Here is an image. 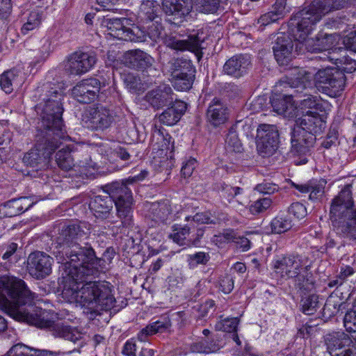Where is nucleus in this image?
<instances>
[{
  "instance_id": "27",
  "label": "nucleus",
  "mask_w": 356,
  "mask_h": 356,
  "mask_svg": "<svg viewBox=\"0 0 356 356\" xmlns=\"http://www.w3.org/2000/svg\"><path fill=\"white\" fill-rule=\"evenodd\" d=\"M327 181L325 179H312L304 184L291 182V186L301 193H309L312 201L321 200L325 194Z\"/></svg>"
},
{
  "instance_id": "38",
  "label": "nucleus",
  "mask_w": 356,
  "mask_h": 356,
  "mask_svg": "<svg viewBox=\"0 0 356 356\" xmlns=\"http://www.w3.org/2000/svg\"><path fill=\"white\" fill-rule=\"evenodd\" d=\"M346 303L341 302L337 296H330L326 300L323 306L322 316L328 319L339 314L340 310L345 309Z\"/></svg>"
},
{
  "instance_id": "52",
  "label": "nucleus",
  "mask_w": 356,
  "mask_h": 356,
  "mask_svg": "<svg viewBox=\"0 0 356 356\" xmlns=\"http://www.w3.org/2000/svg\"><path fill=\"white\" fill-rule=\"evenodd\" d=\"M235 231L233 229H227L223 232L216 234L212 238V241L218 246L232 242L234 238Z\"/></svg>"
},
{
  "instance_id": "49",
  "label": "nucleus",
  "mask_w": 356,
  "mask_h": 356,
  "mask_svg": "<svg viewBox=\"0 0 356 356\" xmlns=\"http://www.w3.org/2000/svg\"><path fill=\"white\" fill-rule=\"evenodd\" d=\"M220 0H195L197 10L203 13H214L220 6Z\"/></svg>"
},
{
  "instance_id": "60",
  "label": "nucleus",
  "mask_w": 356,
  "mask_h": 356,
  "mask_svg": "<svg viewBox=\"0 0 356 356\" xmlns=\"http://www.w3.org/2000/svg\"><path fill=\"white\" fill-rule=\"evenodd\" d=\"M80 83L82 84L83 87H85L87 90L95 92L96 98L97 97L102 86L101 82L98 79L89 78L82 80Z\"/></svg>"
},
{
  "instance_id": "23",
  "label": "nucleus",
  "mask_w": 356,
  "mask_h": 356,
  "mask_svg": "<svg viewBox=\"0 0 356 356\" xmlns=\"http://www.w3.org/2000/svg\"><path fill=\"white\" fill-rule=\"evenodd\" d=\"M229 110L220 99L215 97L209 103L206 112L207 122L213 127L225 124L229 119Z\"/></svg>"
},
{
  "instance_id": "55",
  "label": "nucleus",
  "mask_w": 356,
  "mask_h": 356,
  "mask_svg": "<svg viewBox=\"0 0 356 356\" xmlns=\"http://www.w3.org/2000/svg\"><path fill=\"white\" fill-rule=\"evenodd\" d=\"M339 132L336 127H330L321 145L325 149L335 146L338 142Z\"/></svg>"
},
{
  "instance_id": "25",
  "label": "nucleus",
  "mask_w": 356,
  "mask_h": 356,
  "mask_svg": "<svg viewBox=\"0 0 356 356\" xmlns=\"http://www.w3.org/2000/svg\"><path fill=\"white\" fill-rule=\"evenodd\" d=\"M114 205L113 199L108 194L95 196L90 201L89 208L96 218L105 220L112 216Z\"/></svg>"
},
{
  "instance_id": "35",
  "label": "nucleus",
  "mask_w": 356,
  "mask_h": 356,
  "mask_svg": "<svg viewBox=\"0 0 356 356\" xmlns=\"http://www.w3.org/2000/svg\"><path fill=\"white\" fill-rule=\"evenodd\" d=\"M21 83V76L15 70H7L0 75V88L6 94H10Z\"/></svg>"
},
{
  "instance_id": "9",
  "label": "nucleus",
  "mask_w": 356,
  "mask_h": 356,
  "mask_svg": "<svg viewBox=\"0 0 356 356\" xmlns=\"http://www.w3.org/2000/svg\"><path fill=\"white\" fill-rule=\"evenodd\" d=\"M37 131L35 147L24 155L22 161L27 167L31 168L37 176H42V173L39 172L48 169L50 157L61 145V140L65 137V133L57 136V133L53 130L38 127Z\"/></svg>"
},
{
  "instance_id": "36",
  "label": "nucleus",
  "mask_w": 356,
  "mask_h": 356,
  "mask_svg": "<svg viewBox=\"0 0 356 356\" xmlns=\"http://www.w3.org/2000/svg\"><path fill=\"white\" fill-rule=\"evenodd\" d=\"M293 92L290 94L274 93L270 99L273 111L278 114H285L293 104Z\"/></svg>"
},
{
  "instance_id": "8",
  "label": "nucleus",
  "mask_w": 356,
  "mask_h": 356,
  "mask_svg": "<svg viewBox=\"0 0 356 356\" xmlns=\"http://www.w3.org/2000/svg\"><path fill=\"white\" fill-rule=\"evenodd\" d=\"M63 270L71 277H86L92 280L105 268L104 259L98 258L92 245L83 242L63 254Z\"/></svg>"
},
{
  "instance_id": "41",
  "label": "nucleus",
  "mask_w": 356,
  "mask_h": 356,
  "mask_svg": "<svg viewBox=\"0 0 356 356\" xmlns=\"http://www.w3.org/2000/svg\"><path fill=\"white\" fill-rule=\"evenodd\" d=\"M292 227V220L289 214L280 213L270 222L271 232L273 234L284 233Z\"/></svg>"
},
{
  "instance_id": "59",
  "label": "nucleus",
  "mask_w": 356,
  "mask_h": 356,
  "mask_svg": "<svg viewBox=\"0 0 356 356\" xmlns=\"http://www.w3.org/2000/svg\"><path fill=\"white\" fill-rule=\"evenodd\" d=\"M52 51L51 43L49 39L42 41V44L39 49V55L35 56V63L45 60Z\"/></svg>"
},
{
  "instance_id": "14",
  "label": "nucleus",
  "mask_w": 356,
  "mask_h": 356,
  "mask_svg": "<svg viewBox=\"0 0 356 356\" xmlns=\"http://www.w3.org/2000/svg\"><path fill=\"white\" fill-rule=\"evenodd\" d=\"M316 88L331 97L341 95L346 86V76L338 67L319 70L314 76Z\"/></svg>"
},
{
  "instance_id": "16",
  "label": "nucleus",
  "mask_w": 356,
  "mask_h": 356,
  "mask_svg": "<svg viewBox=\"0 0 356 356\" xmlns=\"http://www.w3.org/2000/svg\"><path fill=\"white\" fill-rule=\"evenodd\" d=\"M257 149L263 157L273 155L279 147V132L273 124H260L257 129Z\"/></svg>"
},
{
  "instance_id": "33",
  "label": "nucleus",
  "mask_w": 356,
  "mask_h": 356,
  "mask_svg": "<svg viewBox=\"0 0 356 356\" xmlns=\"http://www.w3.org/2000/svg\"><path fill=\"white\" fill-rule=\"evenodd\" d=\"M53 327V334L56 337L63 338L76 343L83 339V333L79 331L76 327L63 323L54 324Z\"/></svg>"
},
{
  "instance_id": "17",
  "label": "nucleus",
  "mask_w": 356,
  "mask_h": 356,
  "mask_svg": "<svg viewBox=\"0 0 356 356\" xmlns=\"http://www.w3.org/2000/svg\"><path fill=\"white\" fill-rule=\"evenodd\" d=\"M308 257L304 254H291L277 257L273 261V267L277 273L286 279H291L297 275V271L301 268L309 266Z\"/></svg>"
},
{
  "instance_id": "2",
  "label": "nucleus",
  "mask_w": 356,
  "mask_h": 356,
  "mask_svg": "<svg viewBox=\"0 0 356 356\" xmlns=\"http://www.w3.org/2000/svg\"><path fill=\"white\" fill-rule=\"evenodd\" d=\"M63 278L61 296L63 299L72 302L79 297L84 312L90 314V318L99 314L102 310L114 307L115 299L108 282L92 281L86 277L73 279L65 270Z\"/></svg>"
},
{
  "instance_id": "51",
  "label": "nucleus",
  "mask_w": 356,
  "mask_h": 356,
  "mask_svg": "<svg viewBox=\"0 0 356 356\" xmlns=\"http://www.w3.org/2000/svg\"><path fill=\"white\" fill-rule=\"evenodd\" d=\"M343 324L348 332L356 333V300L353 308L346 313Z\"/></svg>"
},
{
  "instance_id": "58",
  "label": "nucleus",
  "mask_w": 356,
  "mask_h": 356,
  "mask_svg": "<svg viewBox=\"0 0 356 356\" xmlns=\"http://www.w3.org/2000/svg\"><path fill=\"white\" fill-rule=\"evenodd\" d=\"M343 43L347 49L356 53V26L343 37Z\"/></svg>"
},
{
  "instance_id": "64",
  "label": "nucleus",
  "mask_w": 356,
  "mask_h": 356,
  "mask_svg": "<svg viewBox=\"0 0 356 356\" xmlns=\"http://www.w3.org/2000/svg\"><path fill=\"white\" fill-rule=\"evenodd\" d=\"M121 79L127 88L134 91L137 90L139 79L133 74H122Z\"/></svg>"
},
{
  "instance_id": "10",
  "label": "nucleus",
  "mask_w": 356,
  "mask_h": 356,
  "mask_svg": "<svg viewBox=\"0 0 356 356\" xmlns=\"http://www.w3.org/2000/svg\"><path fill=\"white\" fill-rule=\"evenodd\" d=\"M312 7V3L309 7L304 8L293 14L289 22L288 34L282 33L280 35L277 36L273 47V50L275 58L280 65H288L294 57V54L293 53V40L300 42L305 41L313 31L316 24L321 19L322 16H321L318 20L311 22L312 23V24H311V27H306L302 25V23L298 19L293 22V19H294L295 17L298 15L297 14L305 10H310ZM309 12H311L312 15H316L318 13L316 9L312 10V11L309 10Z\"/></svg>"
},
{
  "instance_id": "12",
  "label": "nucleus",
  "mask_w": 356,
  "mask_h": 356,
  "mask_svg": "<svg viewBox=\"0 0 356 356\" xmlns=\"http://www.w3.org/2000/svg\"><path fill=\"white\" fill-rule=\"evenodd\" d=\"M83 224H64L56 238L49 247L50 252L55 256L58 262H63V254L67 253L74 246L79 245L88 238V232Z\"/></svg>"
},
{
  "instance_id": "5",
  "label": "nucleus",
  "mask_w": 356,
  "mask_h": 356,
  "mask_svg": "<svg viewBox=\"0 0 356 356\" xmlns=\"http://www.w3.org/2000/svg\"><path fill=\"white\" fill-rule=\"evenodd\" d=\"M136 38L140 41H147L149 38L152 42L163 41L166 47L176 51H189L193 52L198 60L202 56V44L204 42L203 31L197 30L190 34L186 40L177 39L174 36H167L161 20L143 22L140 26L135 28Z\"/></svg>"
},
{
  "instance_id": "34",
  "label": "nucleus",
  "mask_w": 356,
  "mask_h": 356,
  "mask_svg": "<svg viewBox=\"0 0 356 356\" xmlns=\"http://www.w3.org/2000/svg\"><path fill=\"white\" fill-rule=\"evenodd\" d=\"M312 262L309 260V266L306 268H301L297 271V275L293 277L296 288L301 291H311L314 288V280L312 273L310 272Z\"/></svg>"
},
{
  "instance_id": "42",
  "label": "nucleus",
  "mask_w": 356,
  "mask_h": 356,
  "mask_svg": "<svg viewBox=\"0 0 356 356\" xmlns=\"http://www.w3.org/2000/svg\"><path fill=\"white\" fill-rule=\"evenodd\" d=\"M74 99L82 104H90L96 99L95 92L88 90L79 82L72 90Z\"/></svg>"
},
{
  "instance_id": "47",
  "label": "nucleus",
  "mask_w": 356,
  "mask_h": 356,
  "mask_svg": "<svg viewBox=\"0 0 356 356\" xmlns=\"http://www.w3.org/2000/svg\"><path fill=\"white\" fill-rule=\"evenodd\" d=\"M238 324L239 319L236 317L225 318L216 323L215 329L217 331L233 333L237 332Z\"/></svg>"
},
{
  "instance_id": "18",
  "label": "nucleus",
  "mask_w": 356,
  "mask_h": 356,
  "mask_svg": "<svg viewBox=\"0 0 356 356\" xmlns=\"http://www.w3.org/2000/svg\"><path fill=\"white\" fill-rule=\"evenodd\" d=\"M54 259L41 251L31 252L27 259V270L29 275L37 280H42L52 271Z\"/></svg>"
},
{
  "instance_id": "40",
  "label": "nucleus",
  "mask_w": 356,
  "mask_h": 356,
  "mask_svg": "<svg viewBox=\"0 0 356 356\" xmlns=\"http://www.w3.org/2000/svg\"><path fill=\"white\" fill-rule=\"evenodd\" d=\"M72 151V147L67 145L56 154V162L58 166L65 171L71 170L74 165Z\"/></svg>"
},
{
  "instance_id": "7",
  "label": "nucleus",
  "mask_w": 356,
  "mask_h": 356,
  "mask_svg": "<svg viewBox=\"0 0 356 356\" xmlns=\"http://www.w3.org/2000/svg\"><path fill=\"white\" fill-rule=\"evenodd\" d=\"M193 0H163L161 5L156 0H143L139 16L141 22L161 20L164 14L166 22L181 26L192 18Z\"/></svg>"
},
{
  "instance_id": "26",
  "label": "nucleus",
  "mask_w": 356,
  "mask_h": 356,
  "mask_svg": "<svg viewBox=\"0 0 356 356\" xmlns=\"http://www.w3.org/2000/svg\"><path fill=\"white\" fill-rule=\"evenodd\" d=\"M123 61L129 68L145 71L152 65L154 58L147 53L137 49L127 52L124 56Z\"/></svg>"
},
{
  "instance_id": "3",
  "label": "nucleus",
  "mask_w": 356,
  "mask_h": 356,
  "mask_svg": "<svg viewBox=\"0 0 356 356\" xmlns=\"http://www.w3.org/2000/svg\"><path fill=\"white\" fill-rule=\"evenodd\" d=\"M325 127L324 115L316 111H308L296 120L291 131V153L298 157L294 161L296 165H303L308 162V156L314 146L316 136Z\"/></svg>"
},
{
  "instance_id": "32",
  "label": "nucleus",
  "mask_w": 356,
  "mask_h": 356,
  "mask_svg": "<svg viewBox=\"0 0 356 356\" xmlns=\"http://www.w3.org/2000/svg\"><path fill=\"white\" fill-rule=\"evenodd\" d=\"M222 348L217 337H202L190 346V350L195 353L209 354L216 353Z\"/></svg>"
},
{
  "instance_id": "29",
  "label": "nucleus",
  "mask_w": 356,
  "mask_h": 356,
  "mask_svg": "<svg viewBox=\"0 0 356 356\" xmlns=\"http://www.w3.org/2000/svg\"><path fill=\"white\" fill-rule=\"evenodd\" d=\"M186 110V104L183 101L175 100L158 117L159 121L166 126L177 124Z\"/></svg>"
},
{
  "instance_id": "46",
  "label": "nucleus",
  "mask_w": 356,
  "mask_h": 356,
  "mask_svg": "<svg viewBox=\"0 0 356 356\" xmlns=\"http://www.w3.org/2000/svg\"><path fill=\"white\" fill-rule=\"evenodd\" d=\"M226 148L229 151L240 152L242 150V144L238 137L234 127H231L225 138Z\"/></svg>"
},
{
  "instance_id": "15",
  "label": "nucleus",
  "mask_w": 356,
  "mask_h": 356,
  "mask_svg": "<svg viewBox=\"0 0 356 356\" xmlns=\"http://www.w3.org/2000/svg\"><path fill=\"white\" fill-rule=\"evenodd\" d=\"M113 121L112 111L102 105L89 107L82 115L83 126L92 131H104Z\"/></svg>"
},
{
  "instance_id": "31",
  "label": "nucleus",
  "mask_w": 356,
  "mask_h": 356,
  "mask_svg": "<svg viewBox=\"0 0 356 356\" xmlns=\"http://www.w3.org/2000/svg\"><path fill=\"white\" fill-rule=\"evenodd\" d=\"M152 220L158 223L168 224L172 219L171 206L168 200L153 203L150 208Z\"/></svg>"
},
{
  "instance_id": "39",
  "label": "nucleus",
  "mask_w": 356,
  "mask_h": 356,
  "mask_svg": "<svg viewBox=\"0 0 356 356\" xmlns=\"http://www.w3.org/2000/svg\"><path fill=\"white\" fill-rule=\"evenodd\" d=\"M192 229L190 222L185 226L175 224L172 227V232L170 234L169 238L180 245H189L190 243L186 237H190L191 234L193 233Z\"/></svg>"
},
{
  "instance_id": "53",
  "label": "nucleus",
  "mask_w": 356,
  "mask_h": 356,
  "mask_svg": "<svg viewBox=\"0 0 356 356\" xmlns=\"http://www.w3.org/2000/svg\"><path fill=\"white\" fill-rule=\"evenodd\" d=\"M271 204L272 200L270 198H260L250 205V211L253 215L259 214L268 209Z\"/></svg>"
},
{
  "instance_id": "57",
  "label": "nucleus",
  "mask_w": 356,
  "mask_h": 356,
  "mask_svg": "<svg viewBox=\"0 0 356 356\" xmlns=\"http://www.w3.org/2000/svg\"><path fill=\"white\" fill-rule=\"evenodd\" d=\"M337 60L340 63L338 69L345 73H352L356 70V61L349 57L343 56L338 58Z\"/></svg>"
},
{
  "instance_id": "63",
  "label": "nucleus",
  "mask_w": 356,
  "mask_h": 356,
  "mask_svg": "<svg viewBox=\"0 0 356 356\" xmlns=\"http://www.w3.org/2000/svg\"><path fill=\"white\" fill-rule=\"evenodd\" d=\"M13 10L12 0H0V19L8 20Z\"/></svg>"
},
{
  "instance_id": "48",
  "label": "nucleus",
  "mask_w": 356,
  "mask_h": 356,
  "mask_svg": "<svg viewBox=\"0 0 356 356\" xmlns=\"http://www.w3.org/2000/svg\"><path fill=\"white\" fill-rule=\"evenodd\" d=\"M21 205L17 198L12 199L2 204L0 210L5 216L11 218L22 213Z\"/></svg>"
},
{
  "instance_id": "1",
  "label": "nucleus",
  "mask_w": 356,
  "mask_h": 356,
  "mask_svg": "<svg viewBox=\"0 0 356 356\" xmlns=\"http://www.w3.org/2000/svg\"><path fill=\"white\" fill-rule=\"evenodd\" d=\"M37 298L25 282L10 276L0 277V307L13 318L40 328L52 327L56 322L54 311L37 307Z\"/></svg>"
},
{
  "instance_id": "11",
  "label": "nucleus",
  "mask_w": 356,
  "mask_h": 356,
  "mask_svg": "<svg viewBox=\"0 0 356 356\" xmlns=\"http://www.w3.org/2000/svg\"><path fill=\"white\" fill-rule=\"evenodd\" d=\"M132 184L130 179L114 181L106 186V192L113 199L117 215L124 227H131L133 220V197L129 185Z\"/></svg>"
},
{
  "instance_id": "24",
  "label": "nucleus",
  "mask_w": 356,
  "mask_h": 356,
  "mask_svg": "<svg viewBox=\"0 0 356 356\" xmlns=\"http://www.w3.org/2000/svg\"><path fill=\"white\" fill-rule=\"evenodd\" d=\"M250 58L247 54H237L229 58L223 65L224 74L234 78L243 76L250 66Z\"/></svg>"
},
{
  "instance_id": "45",
  "label": "nucleus",
  "mask_w": 356,
  "mask_h": 356,
  "mask_svg": "<svg viewBox=\"0 0 356 356\" xmlns=\"http://www.w3.org/2000/svg\"><path fill=\"white\" fill-rule=\"evenodd\" d=\"M185 220L188 222H190V223L193 225H195V223L199 225H216L219 222L218 219L216 217H213L210 211L197 213L193 216H187L185 217Z\"/></svg>"
},
{
  "instance_id": "22",
  "label": "nucleus",
  "mask_w": 356,
  "mask_h": 356,
  "mask_svg": "<svg viewBox=\"0 0 356 356\" xmlns=\"http://www.w3.org/2000/svg\"><path fill=\"white\" fill-rule=\"evenodd\" d=\"M96 61L94 52L76 51L70 56L67 67L72 74H82L88 72Z\"/></svg>"
},
{
  "instance_id": "4",
  "label": "nucleus",
  "mask_w": 356,
  "mask_h": 356,
  "mask_svg": "<svg viewBox=\"0 0 356 356\" xmlns=\"http://www.w3.org/2000/svg\"><path fill=\"white\" fill-rule=\"evenodd\" d=\"M40 102L35 106L40 116L38 127L53 130L57 136L65 133L63 130L62 100L63 92L55 83L47 82L36 90Z\"/></svg>"
},
{
  "instance_id": "61",
  "label": "nucleus",
  "mask_w": 356,
  "mask_h": 356,
  "mask_svg": "<svg viewBox=\"0 0 356 356\" xmlns=\"http://www.w3.org/2000/svg\"><path fill=\"white\" fill-rule=\"evenodd\" d=\"M271 10L281 19L289 12L286 8V0H275Z\"/></svg>"
},
{
  "instance_id": "21",
  "label": "nucleus",
  "mask_w": 356,
  "mask_h": 356,
  "mask_svg": "<svg viewBox=\"0 0 356 356\" xmlns=\"http://www.w3.org/2000/svg\"><path fill=\"white\" fill-rule=\"evenodd\" d=\"M175 94L172 88L165 83L160 84L145 95V100L156 109L171 105L174 102Z\"/></svg>"
},
{
  "instance_id": "56",
  "label": "nucleus",
  "mask_w": 356,
  "mask_h": 356,
  "mask_svg": "<svg viewBox=\"0 0 356 356\" xmlns=\"http://www.w3.org/2000/svg\"><path fill=\"white\" fill-rule=\"evenodd\" d=\"M288 214L293 215L297 219H302L304 218L307 214V209L305 206L300 202H293L290 207L288 208Z\"/></svg>"
},
{
  "instance_id": "37",
  "label": "nucleus",
  "mask_w": 356,
  "mask_h": 356,
  "mask_svg": "<svg viewBox=\"0 0 356 356\" xmlns=\"http://www.w3.org/2000/svg\"><path fill=\"white\" fill-rule=\"evenodd\" d=\"M44 19V13L42 10L36 9L30 12L21 28L22 34L28 35L31 31L38 29Z\"/></svg>"
},
{
  "instance_id": "54",
  "label": "nucleus",
  "mask_w": 356,
  "mask_h": 356,
  "mask_svg": "<svg viewBox=\"0 0 356 356\" xmlns=\"http://www.w3.org/2000/svg\"><path fill=\"white\" fill-rule=\"evenodd\" d=\"M209 254L203 252L189 254L188 259V266L190 268H195L199 264H206L209 261Z\"/></svg>"
},
{
  "instance_id": "6",
  "label": "nucleus",
  "mask_w": 356,
  "mask_h": 356,
  "mask_svg": "<svg viewBox=\"0 0 356 356\" xmlns=\"http://www.w3.org/2000/svg\"><path fill=\"white\" fill-rule=\"evenodd\" d=\"M352 185L346 184L331 202L329 217L333 230L340 238L356 240V208Z\"/></svg>"
},
{
  "instance_id": "44",
  "label": "nucleus",
  "mask_w": 356,
  "mask_h": 356,
  "mask_svg": "<svg viewBox=\"0 0 356 356\" xmlns=\"http://www.w3.org/2000/svg\"><path fill=\"white\" fill-rule=\"evenodd\" d=\"M319 307L318 296L316 294L302 297L300 302V311L306 315L314 314Z\"/></svg>"
},
{
  "instance_id": "30",
  "label": "nucleus",
  "mask_w": 356,
  "mask_h": 356,
  "mask_svg": "<svg viewBox=\"0 0 356 356\" xmlns=\"http://www.w3.org/2000/svg\"><path fill=\"white\" fill-rule=\"evenodd\" d=\"M325 341L330 356L334 355V353H337L346 347H350L353 343V340L350 336L343 332H337L327 334Z\"/></svg>"
},
{
  "instance_id": "62",
  "label": "nucleus",
  "mask_w": 356,
  "mask_h": 356,
  "mask_svg": "<svg viewBox=\"0 0 356 356\" xmlns=\"http://www.w3.org/2000/svg\"><path fill=\"white\" fill-rule=\"evenodd\" d=\"M137 348L138 346L136 339L131 338L124 343L121 353L125 356H136Z\"/></svg>"
},
{
  "instance_id": "20",
  "label": "nucleus",
  "mask_w": 356,
  "mask_h": 356,
  "mask_svg": "<svg viewBox=\"0 0 356 356\" xmlns=\"http://www.w3.org/2000/svg\"><path fill=\"white\" fill-rule=\"evenodd\" d=\"M289 75L290 77L286 76V81H280V86L285 88L289 87L293 91L300 93H302L303 90H308V87L315 76V74L302 67L291 69Z\"/></svg>"
},
{
  "instance_id": "50",
  "label": "nucleus",
  "mask_w": 356,
  "mask_h": 356,
  "mask_svg": "<svg viewBox=\"0 0 356 356\" xmlns=\"http://www.w3.org/2000/svg\"><path fill=\"white\" fill-rule=\"evenodd\" d=\"M34 348L19 343L13 345L5 354L8 356H33Z\"/></svg>"
},
{
  "instance_id": "13",
  "label": "nucleus",
  "mask_w": 356,
  "mask_h": 356,
  "mask_svg": "<svg viewBox=\"0 0 356 356\" xmlns=\"http://www.w3.org/2000/svg\"><path fill=\"white\" fill-rule=\"evenodd\" d=\"M173 87L179 91H186L192 88L195 76V67L191 60L186 58L171 59L164 67Z\"/></svg>"
},
{
  "instance_id": "19",
  "label": "nucleus",
  "mask_w": 356,
  "mask_h": 356,
  "mask_svg": "<svg viewBox=\"0 0 356 356\" xmlns=\"http://www.w3.org/2000/svg\"><path fill=\"white\" fill-rule=\"evenodd\" d=\"M129 19L122 17H113L109 15L104 17L102 24L109 31L108 34L118 40L133 41L136 40L135 28L127 27Z\"/></svg>"
},
{
  "instance_id": "28",
  "label": "nucleus",
  "mask_w": 356,
  "mask_h": 356,
  "mask_svg": "<svg viewBox=\"0 0 356 356\" xmlns=\"http://www.w3.org/2000/svg\"><path fill=\"white\" fill-rule=\"evenodd\" d=\"M172 323L168 316H162L156 321L149 323L137 334V339L145 342L148 338L157 333H163L170 329Z\"/></svg>"
},
{
  "instance_id": "43",
  "label": "nucleus",
  "mask_w": 356,
  "mask_h": 356,
  "mask_svg": "<svg viewBox=\"0 0 356 356\" xmlns=\"http://www.w3.org/2000/svg\"><path fill=\"white\" fill-rule=\"evenodd\" d=\"M293 97H296L298 99L296 101L302 108H307L318 109L321 106V104L318 102L317 97L309 94L308 90H303L302 93L293 91Z\"/></svg>"
}]
</instances>
